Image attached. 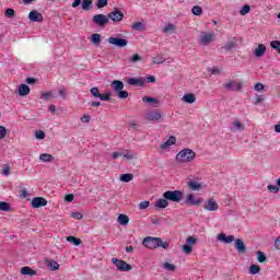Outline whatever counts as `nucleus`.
Masks as SVG:
<instances>
[{
  "mask_svg": "<svg viewBox=\"0 0 280 280\" xmlns=\"http://www.w3.org/2000/svg\"><path fill=\"white\" fill-rule=\"evenodd\" d=\"M186 205H189L190 207H199V205H202V198L195 199L194 194H189L186 198Z\"/></svg>",
  "mask_w": 280,
  "mask_h": 280,
  "instance_id": "16",
  "label": "nucleus"
},
{
  "mask_svg": "<svg viewBox=\"0 0 280 280\" xmlns=\"http://www.w3.org/2000/svg\"><path fill=\"white\" fill-rule=\"evenodd\" d=\"M28 20L32 23H43V15L38 11L33 10L28 13Z\"/></svg>",
  "mask_w": 280,
  "mask_h": 280,
  "instance_id": "15",
  "label": "nucleus"
},
{
  "mask_svg": "<svg viewBox=\"0 0 280 280\" xmlns=\"http://www.w3.org/2000/svg\"><path fill=\"white\" fill-rule=\"evenodd\" d=\"M232 125L234 126V128L231 129L232 132H236V130L242 132V130H244V125L240 120H234Z\"/></svg>",
  "mask_w": 280,
  "mask_h": 280,
  "instance_id": "32",
  "label": "nucleus"
},
{
  "mask_svg": "<svg viewBox=\"0 0 280 280\" xmlns=\"http://www.w3.org/2000/svg\"><path fill=\"white\" fill-rule=\"evenodd\" d=\"M235 47H237V42L231 39L230 42L226 43V45L224 47H222L221 49H225V51H232V49H235Z\"/></svg>",
  "mask_w": 280,
  "mask_h": 280,
  "instance_id": "33",
  "label": "nucleus"
},
{
  "mask_svg": "<svg viewBox=\"0 0 280 280\" xmlns=\"http://www.w3.org/2000/svg\"><path fill=\"white\" fill-rule=\"evenodd\" d=\"M234 247L238 255H246L247 248H246V244L244 243V240L236 238L234 241Z\"/></svg>",
  "mask_w": 280,
  "mask_h": 280,
  "instance_id": "11",
  "label": "nucleus"
},
{
  "mask_svg": "<svg viewBox=\"0 0 280 280\" xmlns=\"http://www.w3.org/2000/svg\"><path fill=\"white\" fill-rule=\"evenodd\" d=\"M39 161H43L44 163H52L54 155H51L49 153H42L39 155Z\"/></svg>",
  "mask_w": 280,
  "mask_h": 280,
  "instance_id": "31",
  "label": "nucleus"
},
{
  "mask_svg": "<svg viewBox=\"0 0 280 280\" xmlns=\"http://www.w3.org/2000/svg\"><path fill=\"white\" fill-rule=\"evenodd\" d=\"M74 198L75 196H73V194H68L66 195L65 200L66 202H73Z\"/></svg>",
  "mask_w": 280,
  "mask_h": 280,
  "instance_id": "60",
  "label": "nucleus"
},
{
  "mask_svg": "<svg viewBox=\"0 0 280 280\" xmlns=\"http://www.w3.org/2000/svg\"><path fill=\"white\" fill-rule=\"evenodd\" d=\"M224 89L228 91H242V82H237L235 80L230 81L229 83L223 84Z\"/></svg>",
  "mask_w": 280,
  "mask_h": 280,
  "instance_id": "13",
  "label": "nucleus"
},
{
  "mask_svg": "<svg viewBox=\"0 0 280 280\" xmlns=\"http://www.w3.org/2000/svg\"><path fill=\"white\" fill-rule=\"evenodd\" d=\"M142 245L145 248H149L150 250H154L156 248H164V250H167L170 248V243L166 241H163L161 237H152V236H147Z\"/></svg>",
  "mask_w": 280,
  "mask_h": 280,
  "instance_id": "1",
  "label": "nucleus"
},
{
  "mask_svg": "<svg viewBox=\"0 0 280 280\" xmlns=\"http://www.w3.org/2000/svg\"><path fill=\"white\" fill-rule=\"evenodd\" d=\"M257 261H259V264H266V261H268V258L264 252H257Z\"/></svg>",
  "mask_w": 280,
  "mask_h": 280,
  "instance_id": "38",
  "label": "nucleus"
},
{
  "mask_svg": "<svg viewBox=\"0 0 280 280\" xmlns=\"http://www.w3.org/2000/svg\"><path fill=\"white\" fill-rule=\"evenodd\" d=\"M107 18L114 23H119V21H124V12H121L119 8H114V10L107 14Z\"/></svg>",
  "mask_w": 280,
  "mask_h": 280,
  "instance_id": "10",
  "label": "nucleus"
},
{
  "mask_svg": "<svg viewBox=\"0 0 280 280\" xmlns=\"http://www.w3.org/2000/svg\"><path fill=\"white\" fill-rule=\"evenodd\" d=\"M21 275H23L24 277H35V275H37L36 270L32 269L31 267H22L21 268Z\"/></svg>",
  "mask_w": 280,
  "mask_h": 280,
  "instance_id": "22",
  "label": "nucleus"
},
{
  "mask_svg": "<svg viewBox=\"0 0 280 280\" xmlns=\"http://www.w3.org/2000/svg\"><path fill=\"white\" fill-rule=\"evenodd\" d=\"M195 159H196V151L189 148L180 150L175 158L176 162H178L179 164L191 163L195 161Z\"/></svg>",
  "mask_w": 280,
  "mask_h": 280,
  "instance_id": "2",
  "label": "nucleus"
},
{
  "mask_svg": "<svg viewBox=\"0 0 280 280\" xmlns=\"http://www.w3.org/2000/svg\"><path fill=\"white\" fill-rule=\"evenodd\" d=\"M31 205L33 209H40V207H47V199L43 197H35L32 199Z\"/></svg>",
  "mask_w": 280,
  "mask_h": 280,
  "instance_id": "12",
  "label": "nucleus"
},
{
  "mask_svg": "<svg viewBox=\"0 0 280 280\" xmlns=\"http://www.w3.org/2000/svg\"><path fill=\"white\" fill-rule=\"evenodd\" d=\"M170 145H176V137L171 136L165 142L161 144V150H167Z\"/></svg>",
  "mask_w": 280,
  "mask_h": 280,
  "instance_id": "21",
  "label": "nucleus"
},
{
  "mask_svg": "<svg viewBox=\"0 0 280 280\" xmlns=\"http://www.w3.org/2000/svg\"><path fill=\"white\" fill-rule=\"evenodd\" d=\"M136 32H143V24L141 22H136L131 26Z\"/></svg>",
  "mask_w": 280,
  "mask_h": 280,
  "instance_id": "45",
  "label": "nucleus"
},
{
  "mask_svg": "<svg viewBox=\"0 0 280 280\" xmlns=\"http://www.w3.org/2000/svg\"><path fill=\"white\" fill-rule=\"evenodd\" d=\"M198 240L195 236H188L186 240V244L183 245L182 250L185 253V255H191L194 252V247L196 246Z\"/></svg>",
  "mask_w": 280,
  "mask_h": 280,
  "instance_id": "6",
  "label": "nucleus"
},
{
  "mask_svg": "<svg viewBox=\"0 0 280 280\" xmlns=\"http://www.w3.org/2000/svg\"><path fill=\"white\" fill-rule=\"evenodd\" d=\"M219 208L220 206H218V202L214 201V199H208L203 206L206 211H218Z\"/></svg>",
  "mask_w": 280,
  "mask_h": 280,
  "instance_id": "17",
  "label": "nucleus"
},
{
  "mask_svg": "<svg viewBox=\"0 0 280 280\" xmlns=\"http://www.w3.org/2000/svg\"><path fill=\"white\" fill-rule=\"evenodd\" d=\"M250 12V5L245 4L242 7V9L240 10V14L241 16H246V14H248Z\"/></svg>",
  "mask_w": 280,
  "mask_h": 280,
  "instance_id": "43",
  "label": "nucleus"
},
{
  "mask_svg": "<svg viewBox=\"0 0 280 280\" xmlns=\"http://www.w3.org/2000/svg\"><path fill=\"white\" fill-rule=\"evenodd\" d=\"M265 89V85L262 83H256L255 86H254V91H258V92H261L264 91Z\"/></svg>",
  "mask_w": 280,
  "mask_h": 280,
  "instance_id": "58",
  "label": "nucleus"
},
{
  "mask_svg": "<svg viewBox=\"0 0 280 280\" xmlns=\"http://www.w3.org/2000/svg\"><path fill=\"white\" fill-rule=\"evenodd\" d=\"M163 62H165V59H163V57L153 58V65H163Z\"/></svg>",
  "mask_w": 280,
  "mask_h": 280,
  "instance_id": "57",
  "label": "nucleus"
},
{
  "mask_svg": "<svg viewBox=\"0 0 280 280\" xmlns=\"http://www.w3.org/2000/svg\"><path fill=\"white\" fill-rule=\"evenodd\" d=\"M185 194L183 190H167L163 194V198L170 200L171 202H180Z\"/></svg>",
  "mask_w": 280,
  "mask_h": 280,
  "instance_id": "3",
  "label": "nucleus"
},
{
  "mask_svg": "<svg viewBox=\"0 0 280 280\" xmlns=\"http://www.w3.org/2000/svg\"><path fill=\"white\" fill-rule=\"evenodd\" d=\"M148 207H150V201H142L139 203L140 211L148 209Z\"/></svg>",
  "mask_w": 280,
  "mask_h": 280,
  "instance_id": "53",
  "label": "nucleus"
},
{
  "mask_svg": "<svg viewBox=\"0 0 280 280\" xmlns=\"http://www.w3.org/2000/svg\"><path fill=\"white\" fill-rule=\"evenodd\" d=\"M217 240L219 242H223V244H231L233 242H235V236L234 235H229L226 236V234L224 233H220L218 236H217Z\"/></svg>",
  "mask_w": 280,
  "mask_h": 280,
  "instance_id": "18",
  "label": "nucleus"
},
{
  "mask_svg": "<svg viewBox=\"0 0 280 280\" xmlns=\"http://www.w3.org/2000/svg\"><path fill=\"white\" fill-rule=\"evenodd\" d=\"M215 40V35L209 32H201L199 43L200 45L207 46L211 45Z\"/></svg>",
  "mask_w": 280,
  "mask_h": 280,
  "instance_id": "8",
  "label": "nucleus"
},
{
  "mask_svg": "<svg viewBox=\"0 0 280 280\" xmlns=\"http://www.w3.org/2000/svg\"><path fill=\"white\" fill-rule=\"evenodd\" d=\"M108 5V0H97L96 8L102 10V8H106Z\"/></svg>",
  "mask_w": 280,
  "mask_h": 280,
  "instance_id": "49",
  "label": "nucleus"
},
{
  "mask_svg": "<svg viewBox=\"0 0 280 280\" xmlns=\"http://www.w3.org/2000/svg\"><path fill=\"white\" fill-rule=\"evenodd\" d=\"M261 272V268L258 265H252L249 267V275H259Z\"/></svg>",
  "mask_w": 280,
  "mask_h": 280,
  "instance_id": "40",
  "label": "nucleus"
},
{
  "mask_svg": "<svg viewBox=\"0 0 280 280\" xmlns=\"http://www.w3.org/2000/svg\"><path fill=\"white\" fill-rule=\"evenodd\" d=\"M266 54V45L259 44L258 47L254 50V56L256 58H261Z\"/></svg>",
  "mask_w": 280,
  "mask_h": 280,
  "instance_id": "24",
  "label": "nucleus"
},
{
  "mask_svg": "<svg viewBox=\"0 0 280 280\" xmlns=\"http://www.w3.org/2000/svg\"><path fill=\"white\" fill-rule=\"evenodd\" d=\"M81 8L84 12H89L93 8V0H82Z\"/></svg>",
  "mask_w": 280,
  "mask_h": 280,
  "instance_id": "30",
  "label": "nucleus"
},
{
  "mask_svg": "<svg viewBox=\"0 0 280 280\" xmlns=\"http://www.w3.org/2000/svg\"><path fill=\"white\" fill-rule=\"evenodd\" d=\"M139 60H141V56H139L138 54L133 55L130 58V62H139Z\"/></svg>",
  "mask_w": 280,
  "mask_h": 280,
  "instance_id": "61",
  "label": "nucleus"
},
{
  "mask_svg": "<svg viewBox=\"0 0 280 280\" xmlns=\"http://www.w3.org/2000/svg\"><path fill=\"white\" fill-rule=\"evenodd\" d=\"M112 264L115 265L117 270L120 272H130V270H132V265L126 262L125 260L112 258Z\"/></svg>",
  "mask_w": 280,
  "mask_h": 280,
  "instance_id": "4",
  "label": "nucleus"
},
{
  "mask_svg": "<svg viewBox=\"0 0 280 280\" xmlns=\"http://www.w3.org/2000/svg\"><path fill=\"white\" fill-rule=\"evenodd\" d=\"M270 47H271V49H277V51L279 54V51H280V42L279 40H272L270 43Z\"/></svg>",
  "mask_w": 280,
  "mask_h": 280,
  "instance_id": "51",
  "label": "nucleus"
},
{
  "mask_svg": "<svg viewBox=\"0 0 280 280\" xmlns=\"http://www.w3.org/2000/svg\"><path fill=\"white\" fill-rule=\"evenodd\" d=\"M128 91L120 90L117 92V96L119 100H128Z\"/></svg>",
  "mask_w": 280,
  "mask_h": 280,
  "instance_id": "47",
  "label": "nucleus"
},
{
  "mask_svg": "<svg viewBox=\"0 0 280 280\" xmlns=\"http://www.w3.org/2000/svg\"><path fill=\"white\" fill-rule=\"evenodd\" d=\"M188 187L191 191H200V189H202V184H200L196 180H189Z\"/></svg>",
  "mask_w": 280,
  "mask_h": 280,
  "instance_id": "25",
  "label": "nucleus"
},
{
  "mask_svg": "<svg viewBox=\"0 0 280 280\" xmlns=\"http://www.w3.org/2000/svg\"><path fill=\"white\" fill-rule=\"evenodd\" d=\"M163 268L164 270H167V272H174L176 270V265L164 262Z\"/></svg>",
  "mask_w": 280,
  "mask_h": 280,
  "instance_id": "41",
  "label": "nucleus"
},
{
  "mask_svg": "<svg viewBox=\"0 0 280 280\" xmlns=\"http://www.w3.org/2000/svg\"><path fill=\"white\" fill-rule=\"evenodd\" d=\"M144 118L147 121H159L161 119V112H158V110L148 112Z\"/></svg>",
  "mask_w": 280,
  "mask_h": 280,
  "instance_id": "14",
  "label": "nucleus"
},
{
  "mask_svg": "<svg viewBox=\"0 0 280 280\" xmlns=\"http://www.w3.org/2000/svg\"><path fill=\"white\" fill-rule=\"evenodd\" d=\"M18 93L20 97H25L26 95H30V85L27 84H20L18 89Z\"/></svg>",
  "mask_w": 280,
  "mask_h": 280,
  "instance_id": "20",
  "label": "nucleus"
},
{
  "mask_svg": "<svg viewBox=\"0 0 280 280\" xmlns=\"http://www.w3.org/2000/svg\"><path fill=\"white\" fill-rule=\"evenodd\" d=\"M67 242H70L71 244H73L74 246H80V244H82V240L75 237V236H67Z\"/></svg>",
  "mask_w": 280,
  "mask_h": 280,
  "instance_id": "36",
  "label": "nucleus"
},
{
  "mask_svg": "<svg viewBox=\"0 0 280 280\" xmlns=\"http://www.w3.org/2000/svg\"><path fill=\"white\" fill-rule=\"evenodd\" d=\"M35 138H37L39 140L45 139V131H43V130L35 131Z\"/></svg>",
  "mask_w": 280,
  "mask_h": 280,
  "instance_id": "55",
  "label": "nucleus"
},
{
  "mask_svg": "<svg viewBox=\"0 0 280 280\" xmlns=\"http://www.w3.org/2000/svg\"><path fill=\"white\" fill-rule=\"evenodd\" d=\"M46 266L52 271L60 270V265L56 260H47Z\"/></svg>",
  "mask_w": 280,
  "mask_h": 280,
  "instance_id": "29",
  "label": "nucleus"
},
{
  "mask_svg": "<svg viewBox=\"0 0 280 280\" xmlns=\"http://www.w3.org/2000/svg\"><path fill=\"white\" fill-rule=\"evenodd\" d=\"M107 43H109V45H114V47H118V48L128 46V39L121 38V37L110 36V37H108Z\"/></svg>",
  "mask_w": 280,
  "mask_h": 280,
  "instance_id": "9",
  "label": "nucleus"
},
{
  "mask_svg": "<svg viewBox=\"0 0 280 280\" xmlns=\"http://www.w3.org/2000/svg\"><path fill=\"white\" fill-rule=\"evenodd\" d=\"M172 31H174V24H172V23H168V24L163 28L164 34H167V32H172Z\"/></svg>",
  "mask_w": 280,
  "mask_h": 280,
  "instance_id": "56",
  "label": "nucleus"
},
{
  "mask_svg": "<svg viewBox=\"0 0 280 280\" xmlns=\"http://www.w3.org/2000/svg\"><path fill=\"white\" fill-rule=\"evenodd\" d=\"M92 21L94 23V25H96L97 27H106V25H108L109 20H108V15H104V14H95L92 18Z\"/></svg>",
  "mask_w": 280,
  "mask_h": 280,
  "instance_id": "7",
  "label": "nucleus"
},
{
  "mask_svg": "<svg viewBox=\"0 0 280 280\" xmlns=\"http://www.w3.org/2000/svg\"><path fill=\"white\" fill-rule=\"evenodd\" d=\"M275 247L277 248V250H280V236L276 240Z\"/></svg>",
  "mask_w": 280,
  "mask_h": 280,
  "instance_id": "64",
  "label": "nucleus"
},
{
  "mask_svg": "<svg viewBox=\"0 0 280 280\" xmlns=\"http://www.w3.org/2000/svg\"><path fill=\"white\" fill-rule=\"evenodd\" d=\"M40 97H42V100L48 101L54 97V94L51 92H44V93H42Z\"/></svg>",
  "mask_w": 280,
  "mask_h": 280,
  "instance_id": "52",
  "label": "nucleus"
},
{
  "mask_svg": "<svg viewBox=\"0 0 280 280\" xmlns=\"http://www.w3.org/2000/svg\"><path fill=\"white\" fill-rule=\"evenodd\" d=\"M183 102H185V104H195L196 103V95L191 94V93H187L183 96Z\"/></svg>",
  "mask_w": 280,
  "mask_h": 280,
  "instance_id": "27",
  "label": "nucleus"
},
{
  "mask_svg": "<svg viewBox=\"0 0 280 280\" xmlns=\"http://www.w3.org/2000/svg\"><path fill=\"white\" fill-rule=\"evenodd\" d=\"M10 203L5 202V201H0V211H10Z\"/></svg>",
  "mask_w": 280,
  "mask_h": 280,
  "instance_id": "48",
  "label": "nucleus"
},
{
  "mask_svg": "<svg viewBox=\"0 0 280 280\" xmlns=\"http://www.w3.org/2000/svg\"><path fill=\"white\" fill-rule=\"evenodd\" d=\"M4 16L5 19H14L16 16V12L14 11V9H7L4 12Z\"/></svg>",
  "mask_w": 280,
  "mask_h": 280,
  "instance_id": "39",
  "label": "nucleus"
},
{
  "mask_svg": "<svg viewBox=\"0 0 280 280\" xmlns=\"http://www.w3.org/2000/svg\"><path fill=\"white\" fill-rule=\"evenodd\" d=\"M3 176H10V166L5 165L2 171Z\"/></svg>",
  "mask_w": 280,
  "mask_h": 280,
  "instance_id": "63",
  "label": "nucleus"
},
{
  "mask_svg": "<svg viewBox=\"0 0 280 280\" xmlns=\"http://www.w3.org/2000/svg\"><path fill=\"white\" fill-rule=\"evenodd\" d=\"M135 156H137V153L132 152V151H125L122 153V159L125 161H132V159H135Z\"/></svg>",
  "mask_w": 280,
  "mask_h": 280,
  "instance_id": "35",
  "label": "nucleus"
},
{
  "mask_svg": "<svg viewBox=\"0 0 280 280\" xmlns=\"http://www.w3.org/2000/svg\"><path fill=\"white\" fill-rule=\"evenodd\" d=\"M128 222H130V218L126 214H119L118 215V223L121 224V226L128 225Z\"/></svg>",
  "mask_w": 280,
  "mask_h": 280,
  "instance_id": "34",
  "label": "nucleus"
},
{
  "mask_svg": "<svg viewBox=\"0 0 280 280\" xmlns=\"http://www.w3.org/2000/svg\"><path fill=\"white\" fill-rule=\"evenodd\" d=\"M91 43H93V45H100V43H102V35L97 33L93 34L91 37Z\"/></svg>",
  "mask_w": 280,
  "mask_h": 280,
  "instance_id": "37",
  "label": "nucleus"
},
{
  "mask_svg": "<svg viewBox=\"0 0 280 280\" xmlns=\"http://www.w3.org/2000/svg\"><path fill=\"white\" fill-rule=\"evenodd\" d=\"M155 207L158 209H167V207H170V201H168V199L163 197V198L156 200Z\"/></svg>",
  "mask_w": 280,
  "mask_h": 280,
  "instance_id": "23",
  "label": "nucleus"
},
{
  "mask_svg": "<svg viewBox=\"0 0 280 280\" xmlns=\"http://www.w3.org/2000/svg\"><path fill=\"white\" fill-rule=\"evenodd\" d=\"M127 84H130L131 86H143L145 84L144 78H130L127 81Z\"/></svg>",
  "mask_w": 280,
  "mask_h": 280,
  "instance_id": "19",
  "label": "nucleus"
},
{
  "mask_svg": "<svg viewBox=\"0 0 280 280\" xmlns=\"http://www.w3.org/2000/svg\"><path fill=\"white\" fill-rule=\"evenodd\" d=\"M59 96L62 97V100H67V89L65 88V85L59 88Z\"/></svg>",
  "mask_w": 280,
  "mask_h": 280,
  "instance_id": "50",
  "label": "nucleus"
},
{
  "mask_svg": "<svg viewBox=\"0 0 280 280\" xmlns=\"http://www.w3.org/2000/svg\"><path fill=\"white\" fill-rule=\"evenodd\" d=\"M151 222H152L154 225L159 226V224H161V223L163 222V219L153 218V219H151Z\"/></svg>",
  "mask_w": 280,
  "mask_h": 280,
  "instance_id": "62",
  "label": "nucleus"
},
{
  "mask_svg": "<svg viewBox=\"0 0 280 280\" xmlns=\"http://www.w3.org/2000/svg\"><path fill=\"white\" fill-rule=\"evenodd\" d=\"M142 102H145L147 104H159V100L150 96H144Z\"/></svg>",
  "mask_w": 280,
  "mask_h": 280,
  "instance_id": "44",
  "label": "nucleus"
},
{
  "mask_svg": "<svg viewBox=\"0 0 280 280\" xmlns=\"http://www.w3.org/2000/svg\"><path fill=\"white\" fill-rule=\"evenodd\" d=\"M191 13H192L195 16H200V15L202 14V7H200V5H195V7H192Z\"/></svg>",
  "mask_w": 280,
  "mask_h": 280,
  "instance_id": "42",
  "label": "nucleus"
},
{
  "mask_svg": "<svg viewBox=\"0 0 280 280\" xmlns=\"http://www.w3.org/2000/svg\"><path fill=\"white\" fill-rule=\"evenodd\" d=\"M112 88L116 93H118L119 91H124V82L119 80H114L112 82Z\"/></svg>",
  "mask_w": 280,
  "mask_h": 280,
  "instance_id": "26",
  "label": "nucleus"
},
{
  "mask_svg": "<svg viewBox=\"0 0 280 280\" xmlns=\"http://www.w3.org/2000/svg\"><path fill=\"white\" fill-rule=\"evenodd\" d=\"M5 135H8V129L4 126H0V139H5Z\"/></svg>",
  "mask_w": 280,
  "mask_h": 280,
  "instance_id": "54",
  "label": "nucleus"
},
{
  "mask_svg": "<svg viewBox=\"0 0 280 280\" xmlns=\"http://www.w3.org/2000/svg\"><path fill=\"white\" fill-rule=\"evenodd\" d=\"M133 178H135V174L126 173L120 175L119 180L121 183H130V180H133Z\"/></svg>",
  "mask_w": 280,
  "mask_h": 280,
  "instance_id": "28",
  "label": "nucleus"
},
{
  "mask_svg": "<svg viewBox=\"0 0 280 280\" xmlns=\"http://www.w3.org/2000/svg\"><path fill=\"white\" fill-rule=\"evenodd\" d=\"M267 189L271 194H279V191H280V188L277 185H268Z\"/></svg>",
  "mask_w": 280,
  "mask_h": 280,
  "instance_id": "46",
  "label": "nucleus"
},
{
  "mask_svg": "<svg viewBox=\"0 0 280 280\" xmlns=\"http://www.w3.org/2000/svg\"><path fill=\"white\" fill-rule=\"evenodd\" d=\"M71 218H74V220H82V218H84V215H82V213H80V212H72Z\"/></svg>",
  "mask_w": 280,
  "mask_h": 280,
  "instance_id": "59",
  "label": "nucleus"
},
{
  "mask_svg": "<svg viewBox=\"0 0 280 280\" xmlns=\"http://www.w3.org/2000/svg\"><path fill=\"white\" fill-rule=\"evenodd\" d=\"M90 93L92 95V97L98 98L101 102H110V92H105L104 94L100 93V89L98 88H92L90 90Z\"/></svg>",
  "mask_w": 280,
  "mask_h": 280,
  "instance_id": "5",
  "label": "nucleus"
}]
</instances>
